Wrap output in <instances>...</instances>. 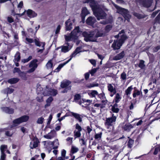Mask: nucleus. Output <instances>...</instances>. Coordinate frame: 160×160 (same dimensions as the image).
<instances>
[{"label":"nucleus","mask_w":160,"mask_h":160,"mask_svg":"<svg viewBox=\"0 0 160 160\" xmlns=\"http://www.w3.org/2000/svg\"><path fill=\"white\" fill-rule=\"evenodd\" d=\"M85 3H89L93 12L94 15L98 20L105 19L106 16V13L99 8L94 0H86Z\"/></svg>","instance_id":"nucleus-1"},{"label":"nucleus","mask_w":160,"mask_h":160,"mask_svg":"<svg viewBox=\"0 0 160 160\" xmlns=\"http://www.w3.org/2000/svg\"><path fill=\"white\" fill-rule=\"evenodd\" d=\"M115 37L116 38L120 37V38L118 41L115 40L112 47L114 50L119 49L124 41L127 38V37L123 31H121L118 35L115 36Z\"/></svg>","instance_id":"nucleus-2"},{"label":"nucleus","mask_w":160,"mask_h":160,"mask_svg":"<svg viewBox=\"0 0 160 160\" xmlns=\"http://www.w3.org/2000/svg\"><path fill=\"white\" fill-rule=\"evenodd\" d=\"M80 31H72L70 33L64 35L65 39L67 41L77 40L80 34Z\"/></svg>","instance_id":"nucleus-3"},{"label":"nucleus","mask_w":160,"mask_h":160,"mask_svg":"<svg viewBox=\"0 0 160 160\" xmlns=\"http://www.w3.org/2000/svg\"><path fill=\"white\" fill-rule=\"evenodd\" d=\"M114 6L117 9V12L122 14L124 17L125 20L128 21L131 18V16L128 14V10L125 9L118 6L115 3H113Z\"/></svg>","instance_id":"nucleus-4"},{"label":"nucleus","mask_w":160,"mask_h":160,"mask_svg":"<svg viewBox=\"0 0 160 160\" xmlns=\"http://www.w3.org/2000/svg\"><path fill=\"white\" fill-rule=\"evenodd\" d=\"M117 117V115L112 114V117L106 119L105 124L107 128H108L109 126L112 125V123L116 121Z\"/></svg>","instance_id":"nucleus-5"},{"label":"nucleus","mask_w":160,"mask_h":160,"mask_svg":"<svg viewBox=\"0 0 160 160\" xmlns=\"http://www.w3.org/2000/svg\"><path fill=\"white\" fill-rule=\"evenodd\" d=\"M82 34L85 37L84 40L87 42L88 41H93V38L94 37V32H90L89 33H88L86 32H83Z\"/></svg>","instance_id":"nucleus-6"},{"label":"nucleus","mask_w":160,"mask_h":160,"mask_svg":"<svg viewBox=\"0 0 160 160\" xmlns=\"http://www.w3.org/2000/svg\"><path fill=\"white\" fill-rule=\"evenodd\" d=\"M37 62L38 60H37L35 59L32 61L30 62L29 65V67L31 68V69L27 71V73H31L35 70L38 67V64L37 63Z\"/></svg>","instance_id":"nucleus-7"},{"label":"nucleus","mask_w":160,"mask_h":160,"mask_svg":"<svg viewBox=\"0 0 160 160\" xmlns=\"http://www.w3.org/2000/svg\"><path fill=\"white\" fill-rule=\"evenodd\" d=\"M75 20L73 18H70L65 22L66 28V30H71L72 29V22H75Z\"/></svg>","instance_id":"nucleus-8"},{"label":"nucleus","mask_w":160,"mask_h":160,"mask_svg":"<svg viewBox=\"0 0 160 160\" xmlns=\"http://www.w3.org/2000/svg\"><path fill=\"white\" fill-rule=\"evenodd\" d=\"M139 2L141 5L146 8L150 7L152 3V0H140Z\"/></svg>","instance_id":"nucleus-9"},{"label":"nucleus","mask_w":160,"mask_h":160,"mask_svg":"<svg viewBox=\"0 0 160 160\" xmlns=\"http://www.w3.org/2000/svg\"><path fill=\"white\" fill-rule=\"evenodd\" d=\"M34 42L35 43V44L38 46H42V49H39L38 51V52H40L42 53L43 52V50L44 49V46H45V44L43 42H40L37 39H35L34 40Z\"/></svg>","instance_id":"nucleus-10"},{"label":"nucleus","mask_w":160,"mask_h":160,"mask_svg":"<svg viewBox=\"0 0 160 160\" xmlns=\"http://www.w3.org/2000/svg\"><path fill=\"white\" fill-rule=\"evenodd\" d=\"M56 135V132L54 130H52L48 134L44 135L43 137L48 139H51L54 138Z\"/></svg>","instance_id":"nucleus-11"},{"label":"nucleus","mask_w":160,"mask_h":160,"mask_svg":"<svg viewBox=\"0 0 160 160\" xmlns=\"http://www.w3.org/2000/svg\"><path fill=\"white\" fill-rule=\"evenodd\" d=\"M38 140L37 139H33L30 144V147L31 149H32L38 146Z\"/></svg>","instance_id":"nucleus-12"},{"label":"nucleus","mask_w":160,"mask_h":160,"mask_svg":"<svg viewBox=\"0 0 160 160\" xmlns=\"http://www.w3.org/2000/svg\"><path fill=\"white\" fill-rule=\"evenodd\" d=\"M96 20L95 18L89 17L86 20V23L88 25H92L95 22Z\"/></svg>","instance_id":"nucleus-13"},{"label":"nucleus","mask_w":160,"mask_h":160,"mask_svg":"<svg viewBox=\"0 0 160 160\" xmlns=\"http://www.w3.org/2000/svg\"><path fill=\"white\" fill-rule=\"evenodd\" d=\"M124 51H123L120 53L117 54L114 57L113 59L115 60H118L122 59L124 56Z\"/></svg>","instance_id":"nucleus-14"},{"label":"nucleus","mask_w":160,"mask_h":160,"mask_svg":"<svg viewBox=\"0 0 160 160\" xmlns=\"http://www.w3.org/2000/svg\"><path fill=\"white\" fill-rule=\"evenodd\" d=\"M108 90L111 93H113L115 94L116 92V90L115 88L113 87V86L111 84L108 83Z\"/></svg>","instance_id":"nucleus-15"},{"label":"nucleus","mask_w":160,"mask_h":160,"mask_svg":"<svg viewBox=\"0 0 160 160\" xmlns=\"http://www.w3.org/2000/svg\"><path fill=\"white\" fill-rule=\"evenodd\" d=\"M57 94V91L56 90L54 89H50L49 91V93H43L44 96L52 95L53 96H55Z\"/></svg>","instance_id":"nucleus-16"},{"label":"nucleus","mask_w":160,"mask_h":160,"mask_svg":"<svg viewBox=\"0 0 160 160\" xmlns=\"http://www.w3.org/2000/svg\"><path fill=\"white\" fill-rule=\"evenodd\" d=\"M2 111L8 114H12L13 113V109L8 107H3L1 108Z\"/></svg>","instance_id":"nucleus-17"},{"label":"nucleus","mask_w":160,"mask_h":160,"mask_svg":"<svg viewBox=\"0 0 160 160\" xmlns=\"http://www.w3.org/2000/svg\"><path fill=\"white\" fill-rule=\"evenodd\" d=\"M27 15L30 18H34L37 16V14L32 10L28 9L27 11Z\"/></svg>","instance_id":"nucleus-18"},{"label":"nucleus","mask_w":160,"mask_h":160,"mask_svg":"<svg viewBox=\"0 0 160 160\" xmlns=\"http://www.w3.org/2000/svg\"><path fill=\"white\" fill-rule=\"evenodd\" d=\"M89 12L86 8L84 7L82 8V16L83 19H84L85 16L89 14Z\"/></svg>","instance_id":"nucleus-19"},{"label":"nucleus","mask_w":160,"mask_h":160,"mask_svg":"<svg viewBox=\"0 0 160 160\" xmlns=\"http://www.w3.org/2000/svg\"><path fill=\"white\" fill-rule=\"evenodd\" d=\"M70 113L72 114L76 119L78 120L80 122L82 121V118L81 117V115L78 113H74L72 112H71Z\"/></svg>","instance_id":"nucleus-20"},{"label":"nucleus","mask_w":160,"mask_h":160,"mask_svg":"<svg viewBox=\"0 0 160 160\" xmlns=\"http://www.w3.org/2000/svg\"><path fill=\"white\" fill-rule=\"evenodd\" d=\"M71 82L68 81H64L62 82L61 84V87L62 88H67L70 86Z\"/></svg>","instance_id":"nucleus-21"},{"label":"nucleus","mask_w":160,"mask_h":160,"mask_svg":"<svg viewBox=\"0 0 160 160\" xmlns=\"http://www.w3.org/2000/svg\"><path fill=\"white\" fill-rule=\"evenodd\" d=\"M53 99L52 97H49L46 101V103L44 106L45 108H46L47 107L50 106L52 102L53 101Z\"/></svg>","instance_id":"nucleus-22"},{"label":"nucleus","mask_w":160,"mask_h":160,"mask_svg":"<svg viewBox=\"0 0 160 160\" xmlns=\"http://www.w3.org/2000/svg\"><path fill=\"white\" fill-rule=\"evenodd\" d=\"M53 62L52 60H50L48 61L46 65L47 68L50 69L51 71L52 70Z\"/></svg>","instance_id":"nucleus-23"},{"label":"nucleus","mask_w":160,"mask_h":160,"mask_svg":"<svg viewBox=\"0 0 160 160\" xmlns=\"http://www.w3.org/2000/svg\"><path fill=\"white\" fill-rule=\"evenodd\" d=\"M60 48H61V52L64 53L68 52L70 49V48H69L68 46H62Z\"/></svg>","instance_id":"nucleus-24"},{"label":"nucleus","mask_w":160,"mask_h":160,"mask_svg":"<svg viewBox=\"0 0 160 160\" xmlns=\"http://www.w3.org/2000/svg\"><path fill=\"white\" fill-rule=\"evenodd\" d=\"M19 79L18 78H13L9 79L8 82L10 84H14L18 82Z\"/></svg>","instance_id":"nucleus-25"},{"label":"nucleus","mask_w":160,"mask_h":160,"mask_svg":"<svg viewBox=\"0 0 160 160\" xmlns=\"http://www.w3.org/2000/svg\"><path fill=\"white\" fill-rule=\"evenodd\" d=\"M27 73V72H24L20 71L19 72L18 74L19 76L21 77L23 80H27V77L26 76Z\"/></svg>","instance_id":"nucleus-26"},{"label":"nucleus","mask_w":160,"mask_h":160,"mask_svg":"<svg viewBox=\"0 0 160 160\" xmlns=\"http://www.w3.org/2000/svg\"><path fill=\"white\" fill-rule=\"evenodd\" d=\"M20 54L19 52H17L15 55V58L13 60V61L15 63H16V61L18 62L20 59Z\"/></svg>","instance_id":"nucleus-27"},{"label":"nucleus","mask_w":160,"mask_h":160,"mask_svg":"<svg viewBox=\"0 0 160 160\" xmlns=\"http://www.w3.org/2000/svg\"><path fill=\"white\" fill-rule=\"evenodd\" d=\"M132 89L133 88L132 87V86H131L128 87L125 91L126 95L128 97L131 94V92Z\"/></svg>","instance_id":"nucleus-28"},{"label":"nucleus","mask_w":160,"mask_h":160,"mask_svg":"<svg viewBox=\"0 0 160 160\" xmlns=\"http://www.w3.org/2000/svg\"><path fill=\"white\" fill-rule=\"evenodd\" d=\"M14 91V89L12 88H7L4 90L3 92L4 93H6L8 95V94H11Z\"/></svg>","instance_id":"nucleus-29"},{"label":"nucleus","mask_w":160,"mask_h":160,"mask_svg":"<svg viewBox=\"0 0 160 160\" xmlns=\"http://www.w3.org/2000/svg\"><path fill=\"white\" fill-rule=\"evenodd\" d=\"M21 123L22 122L20 118L16 119L13 121V126H17Z\"/></svg>","instance_id":"nucleus-30"},{"label":"nucleus","mask_w":160,"mask_h":160,"mask_svg":"<svg viewBox=\"0 0 160 160\" xmlns=\"http://www.w3.org/2000/svg\"><path fill=\"white\" fill-rule=\"evenodd\" d=\"M22 122H26L27 121L29 118L28 116L27 115H24L20 118Z\"/></svg>","instance_id":"nucleus-31"},{"label":"nucleus","mask_w":160,"mask_h":160,"mask_svg":"<svg viewBox=\"0 0 160 160\" xmlns=\"http://www.w3.org/2000/svg\"><path fill=\"white\" fill-rule=\"evenodd\" d=\"M112 111L114 112L117 113L118 112L119 109L118 108V105L115 104L112 107Z\"/></svg>","instance_id":"nucleus-32"},{"label":"nucleus","mask_w":160,"mask_h":160,"mask_svg":"<svg viewBox=\"0 0 160 160\" xmlns=\"http://www.w3.org/2000/svg\"><path fill=\"white\" fill-rule=\"evenodd\" d=\"M7 146L5 145H2L1 146L0 149L1 151V154H5L4 152L5 151L7 150Z\"/></svg>","instance_id":"nucleus-33"},{"label":"nucleus","mask_w":160,"mask_h":160,"mask_svg":"<svg viewBox=\"0 0 160 160\" xmlns=\"http://www.w3.org/2000/svg\"><path fill=\"white\" fill-rule=\"evenodd\" d=\"M88 94L93 97H94L98 94V92L96 90H92L88 93Z\"/></svg>","instance_id":"nucleus-34"},{"label":"nucleus","mask_w":160,"mask_h":160,"mask_svg":"<svg viewBox=\"0 0 160 160\" xmlns=\"http://www.w3.org/2000/svg\"><path fill=\"white\" fill-rule=\"evenodd\" d=\"M78 148H77L74 146H72L71 149V153L72 154H73L77 152L78 151Z\"/></svg>","instance_id":"nucleus-35"},{"label":"nucleus","mask_w":160,"mask_h":160,"mask_svg":"<svg viewBox=\"0 0 160 160\" xmlns=\"http://www.w3.org/2000/svg\"><path fill=\"white\" fill-rule=\"evenodd\" d=\"M133 128L132 126L129 124H125L124 127V128L125 130L129 131L131 129Z\"/></svg>","instance_id":"nucleus-36"},{"label":"nucleus","mask_w":160,"mask_h":160,"mask_svg":"<svg viewBox=\"0 0 160 160\" xmlns=\"http://www.w3.org/2000/svg\"><path fill=\"white\" fill-rule=\"evenodd\" d=\"M68 63V62H67L66 61L64 63L59 65L55 70L56 72H58L62 67Z\"/></svg>","instance_id":"nucleus-37"},{"label":"nucleus","mask_w":160,"mask_h":160,"mask_svg":"<svg viewBox=\"0 0 160 160\" xmlns=\"http://www.w3.org/2000/svg\"><path fill=\"white\" fill-rule=\"evenodd\" d=\"M102 133L100 132L99 133L96 134L95 135L94 138L96 139L99 140L101 139L102 137Z\"/></svg>","instance_id":"nucleus-38"},{"label":"nucleus","mask_w":160,"mask_h":160,"mask_svg":"<svg viewBox=\"0 0 160 160\" xmlns=\"http://www.w3.org/2000/svg\"><path fill=\"white\" fill-rule=\"evenodd\" d=\"M80 132L76 130L74 131V134L75 138L80 137L81 135Z\"/></svg>","instance_id":"nucleus-39"},{"label":"nucleus","mask_w":160,"mask_h":160,"mask_svg":"<svg viewBox=\"0 0 160 160\" xmlns=\"http://www.w3.org/2000/svg\"><path fill=\"white\" fill-rule=\"evenodd\" d=\"M49 143H50L51 144H52L53 145L54 143H56L57 144V146H55L54 148H57L58 147V146L59 145V142H58V139H56L53 142H48Z\"/></svg>","instance_id":"nucleus-40"},{"label":"nucleus","mask_w":160,"mask_h":160,"mask_svg":"<svg viewBox=\"0 0 160 160\" xmlns=\"http://www.w3.org/2000/svg\"><path fill=\"white\" fill-rule=\"evenodd\" d=\"M121 98L120 96V95L119 93H117L116 94V96L115 99V102H118L121 99Z\"/></svg>","instance_id":"nucleus-41"},{"label":"nucleus","mask_w":160,"mask_h":160,"mask_svg":"<svg viewBox=\"0 0 160 160\" xmlns=\"http://www.w3.org/2000/svg\"><path fill=\"white\" fill-rule=\"evenodd\" d=\"M25 43L26 44H29L32 43L34 42V40L32 39L26 38Z\"/></svg>","instance_id":"nucleus-42"},{"label":"nucleus","mask_w":160,"mask_h":160,"mask_svg":"<svg viewBox=\"0 0 160 160\" xmlns=\"http://www.w3.org/2000/svg\"><path fill=\"white\" fill-rule=\"evenodd\" d=\"M121 78L122 80H125L127 79V75L125 72H123L121 75Z\"/></svg>","instance_id":"nucleus-43"},{"label":"nucleus","mask_w":160,"mask_h":160,"mask_svg":"<svg viewBox=\"0 0 160 160\" xmlns=\"http://www.w3.org/2000/svg\"><path fill=\"white\" fill-rule=\"evenodd\" d=\"M102 98L103 99V100H102V104H103V106H104V105L107 103V101L105 98L104 94H102Z\"/></svg>","instance_id":"nucleus-44"},{"label":"nucleus","mask_w":160,"mask_h":160,"mask_svg":"<svg viewBox=\"0 0 160 160\" xmlns=\"http://www.w3.org/2000/svg\"><path fill=\"white\" fill-rule=\"evenodd\" d=\"M144 61L142 60H140V63H139V65H138L139 67H140V68H142V69L145 66V65L144 64Z\"/></svg>","instance_id":"nucleus-45"},{"label":"nucleus","mask_w":160,"mask_h":160,"mask_svg":"<svg viewBox=\"0 0 160 160\" xmlns=\"http://www.w3.org/2000/svg\"><path fill=\"white\" fill-rule=\"evenodd\" d=\"M44 120V119L42 117H40L39 118L37 121V123L39 124H42V123L43 121Z\"/></svg>","instance_id":"nucleus-46"},{"label":"nucleus","mask_w":160,"mask_h":160,"mask_svg":"<svg viewBox=\"0 0 160 160\" xmlns=\"http://www.w3.org/2000/svg\"><path fill=\"white\" fill-rule=\"evenodd\" d=\"M140 94V92L138 90H136L134 91L133 94V96L134 98H135L137 96H138Z\"/></svg>","instance_id":"nucleus-47"},{"label":"nucleus","mask_w":160,"mask_h":160,"mask_svg":"<svg viewBox=\"0 0 160 160\" xmlns=\"http://www.w3.org/2000/svg\"><path fill=\"white\" fill-rule=\"evenodd\" d=\"M77 53H76V52H75V51H74L71 55L70 56V58L67 61V62H70L73 57H75L76 55H77Z\"/></svg>","instance_id":"nucleus-48"},{"label":"nucleus","mask_w":160,"mask_h":160,"mask_svg":"<svg viewBox=\"0 0 160 160\" xmlns=\"http://www.w3.org/2000/svg\"><path fill=\"white\" fill-rule=\"evenodd\" d=\"M133 15L135 16L136 17L140 19L144 18L143 16L140 14H138L137 13H134Z\"/></svg>","instance_id":"nucleus-49"},{"label":"nucleus","mask_w":160,"mask_h":160,"mask_svg":"<svg viewBox=\"0 0 160 160\" xmlns=\"http://www.w3.org/2000/svg\"><path fill=\"white\" fill-rule=\"evenodd\" d=\"M72 138L68 137L66 139V141L68 142V143L70 144H71L72 143Z\"/></svg>","instance_id":"nucleus-50"},{"label":"nucleus","mask_w":160,"mask_h":160,"mask_svg":"<svg viewBox=\"0 0 160 160\" xmlns=\"http://www.w3.org/2000/svg\"><path fill=\"white\" fill-rule=\"evenodd\" d=\"M133 143V141L131 139L129 140L128 142V146L130 148L132 147V145Z\"/></svg>","instance_id":"nucleus-51"},{"label":"nucleus","mask_w":160,"mask_h":160,"mask_svg":"<svg viewBox=\"0 0 160 160\" xmlns=\"http://www.w3.org/2000/svg\"><path fill=\"white\" fill-rule=\"evenodd\" d=\"M97 70V68H93L91 70L89 71L90 73L93 76L94 74L96 72Z\"/></svg>","instance_id":"nucleus-52"},{"label":"nucleus","mask_w":160,"mask_h":160,"mask_svg":"<svg viewBox=\"0 0 160 160\" xmlns=\"http://www.w3.org/2000/svg\"><path fill=\"white\" fill-rule=\"evenodd\" d=\"M76 129L78 130V131L81 132L82 130V128L81 127L78 123L76 125Z\"/></svg>","instance_id":"nucleus-53"},{"label":"nucleus","mask_w":160,"mask_h":160,"mask_svg":"<svg viewBox=\"0 0 160 160\" xmlns=\"http://www.w3.org/2000/svg\"><path fill=\"white\" fill-rule=\"evenodd\" d=\"M52 115L51 114H50V115L49 117L47 119V120H48L47 124L48 125H49L50 124L51 121L52 119Z\"/></svg>","instance_id":"nucleus-54"},{"label":"nucleus","mask_w":160,"mask_h":160,"mask_svg":"<svg viewBox=\"0 0 160 160\" xmlns=\"http://www.w3.org/2000/svg\"><path fill=\"white\" fill-rule=\"evenodd\" d=\"M89 61L90 63L93 65V66H95L96 65V61L94 59H90Z\"/></svg>","instance_id":"nucleus-55"},{"label":"nucleus","mask_w":160,"mask_h":160,"mask_svg":"<svg viewBox=\"0 0 160 160\" xmlns=\"http://www.w3.org/2000/svg\"><path fill=\"white\" fill-rule=\"evenodd\" d=\"M94 106L95 107H100L101 108H103L104 107V106L101 103H96L94 105Z\"/></svg>","instance_id":"nucleus-56"},{"label":"nucleus","mask_w":160,"mask_h":160,"mask_svg":"<svg viewBox=\"0 0 160 160\" xmlns=\"http://www.w3.org/2000/svg\"><path fill=\"white\" fill-rule=\"evenodd\" d=\"M6 155L5 154H1L0 160H6Z\"/></svg>","instance_id":"nucleus-57"},{"label":"nucleus","mask_w":160,"mask_h":160,"mask_svg":"<svg viewBox=\"0 0 160 160\" xmlns=\"http://www.w3.org/2000/svg\"><path fill=\"white\" fill-rule=\"evenodd\" d=\"M23 5V3L22 2H20L18 6V9L19 10H20L21 9Z\"/></svg>","instance_id":"nucleus-58"},{"label":"nucleus","mask_w":160,"mask_h":160,"mask_svg":"<svg viewBox=\"0 0 160 160\" xmlns=\"http://www.w3.org/2000/svg\"><path fill=\"white\" fill-rule=\"evenodd\" d=\"M14 38L15 39H16V40L15 41V42L16 43V45H17L18 43V35L17 34H15L14 35Z\"/></svg>","instance_id":"nucleus-59"},{"label":"nucleus","mask_w":160,"mask_h":160,"mask_svg":"<svg viewBox=\"0 0 160 160\" xmlns=\"http://www.w3.org/2000/svg\"><path fill=\"white\" fill-rule=\"evenodd\" d=\"M66 153V151L64 149L62 150L61 152L62 157L65 158Z\"/></svg>","instance_id":"nucleus-60"},{"label":"nucleus","mask_w":160,"mask_h":160,"mask_svg":"<svg viewBox=\"0 0 160 160\" xmlns=\"http://www.w3.org/2000/svg\"><path fill=\"white\" fill-rule=\"evenodd\" d=\"M71 89V86H69L67 88H66L63 91H62V92L64 93L67 92V91Z\"/></svg>","instance_id":"nucleus-61"},{"label":"nucleus","mask_w":160,"mask_h":160,"mask_svg":"<svg viewBox=\"0 0 160 160\" xmlns=\"http://www.w3.org/2000/svg\"><path fill=\"white\" fill-rule=\"evenodd\" d=\"M5 134L7 136L11 137L12 136L13 133L12 132H11L10 131H8L6 132Z\"/></svg>","instance_id":"nucleus-62"},{"label":"nucleus","mask_w":160,"mask_h":160,"mask_svg":"<svg viewBox=\"0 0 160 160\" xmlns=\"http://www.w3.org/2000/svg\"><path fill=\"white\" fill-rule=\"evenodd\" d=\"M20 71H21L19 69V68H15L14 69L13 72L14 73L17 72L19 73V72H20Z\"/></svg>","instance_id":"nucleus-63"},{"label":"nucleus","mask_w":160,"mask_h":160,"mask_svg":"<svg viewBox=\"0 0 160 160\" xmlns=\"http://www.w3.org/2000/svg\"><path fill=\"white\" fill-rule=\"evenodd\" d=\"M160 49V46H158L153 48V51L154 52H157Z\"/></svg>","instance_id":"nucleus-64"}]
</instances>
